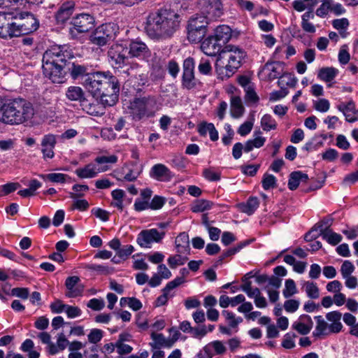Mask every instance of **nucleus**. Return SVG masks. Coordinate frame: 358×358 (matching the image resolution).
I'll return each instance as SVG.
<instances>
[{
	"label": "nucleus",
	"mask_w": 358,
	"mask_h": 358,
	"mask_svg": "<svg viewBox=\"0 0 358 358\" xmlns=\"http://www.w3.org/2000/svg\"><path fill=\"white\" fill-rule=\"evenodd\" d=\"M180 25V15L171 8H161L149 13L145 29L150 38L166 40L174 35Z\"/></svg>",
	"instance_id": "f257e3e1"
},
{
	"label": "nucleus",
	"mask_w": 358,
	"mask_h": 358,
	"mask_svg": "<svg viewBox=\"0 0 358 358\" xmlns=\"http://www.w3.org/2000/svg\"><path fill=\"white\" fill-rule=\"evenodd\" d=\"M73 59V53L67 46L53 45L43 55V74L53 83H64L67 64Z\"/></svg>",
	"instance_id": "f03ea898"
},
{
	"label": "nucleus",
	"mask_w": 358,
	"mask_h": 358,
	"mask_svg": "<svg viewBox=\"0 0 358 358\" xmlns=\"http://www.w3.org/2000/svg\"><path fill=\"white\" fill-rule=\"evenodd\" d=\"M34 115L33 105L26 99L0 97V122L14 125L24 123Z\"/></svg>",
	"instance_id": "7ed1b4c3"
},
{
	"label": "nucleus",
	"mask_w": 358,
	"mask_h": 358,
	"mask_svg": "<svg viewBox=\"0 0 358 358\" xmlns=\"http://www.w3.org/2000/svg\"><path fill=\"white\" fill-rule=\"evenodd\" d=\"M246 53L241 48L233 45H225L219 54L215 62V70L219 73H224L230 77L241 66L242 60L245 57Z\"/></svg>",
	"instance_id": "20e7f679"
},
{
	"label": "nucleus",
	"mask_w": 358,
	"mask_h": 358,
	"mask_svg": "<svg viewBox=\"0 0 358 358\" xmlns=\"http://www.w3.org/2000/svg\"><path fill=\"white\" fill-rule=\"evenodd\" d=\"M114 77L109 73L96 71L87 75L83 80L82 85L93 97L98 99V96L103 92V88H106Z\"/></svg>",
	"instance_id": "39448f33"
},
{
	"label": "nucleus",
	"mask_w": 358,
	"mask_h": 358,
	"mask_svg": "<svg viewBox=\"0 0 358 358\" xmlns=\"http://www.w3.org/2000/svg\"><path fill=\"white\" fill-rule=\"evenodd\" d=\"M14 19L16 37L34 33L39 27L38 19L30 12L14 14Z\"/></svg>",
	"instance_id": "423d86ee"
},
{
	"label": "nucleus",
	"mask_w": 358,
	"mask_h": 358,
	"mask_svg": "<svg viewBox=\"0 0 358 358\" xmlns=\"http://www.w3.org/2000/svg\"><path fill=\"white\" fill-rule=\"evenodd\" d=\"M207 16L198 14L192 17L187 25V38L193 43L200 42L207 32L208 20Z\"/></svg>",
	"instance_id": "0eeeda50"
},
{
	"label": "nucleus",
	"mask_w": 358,
	"mask_h": 358,
	"mask_svg": "<svg viewBox=\"0 0 358 358\" xmlns=\"http://www.w3.org/2000/svg\"><path fill=\"white\" fill-rule=\"evenodd\" d=\"M116 33V27L112 23H106L98 27L90 36V41L99 46L106 45L113 40Z\"/></svg>",
	"instance_id": "6e6552de"
},
{
	"label": "nucleus",
	"mask_w": 358,
	"mask_h": 358,
	"mask_svg": "<svg viewBox=\"0 0 358 358\" xmlns=\"http://www.w3.org/2000/svg\"><path fill=\"white\" fill-rule=\"evenodd\" d=\"M126 51L130 58H136L139 60L148 61L152 56V52L148 46L138 39L129 40L125 43Z\"/></svg>",
	"instance_id": "1a4fd4ad"
},
{
	"label": "nucleus",
	"mask_w": 358,
	"mask_h": 358,
	"mask_svg": "<svg viewBox=\"0 0 358 358\" xmlns=\"http://www.w3.org/2000/svg\"><path fill=\"white\" fill-rule=\"evenodd\" d=\"M120 92V83L118 79L115 76L108 83L106 88H103V92L98 99L100 103L106 106H113L118 101Z\"/></svg>",
	"instance_id": "9d476101"
},
{
	"label": "nucleus",
	"mask_w": 358,
	"mask_h": 358,
	"mask_svg": "<svg viewBox=\"0 0 358 358\" xmlns=\"http://www.w3.org/2000/svg\"><path fill=\"white\" fill-rule=\"evenodd\" d=\"M94 17L90 14H78L72 19L71 34L75 36L76 31L78 34L87 32L94 27Z\"/></svg>",
	"instance_id": "9b49d317"
},
{
	"label": "nucleus",
	"mask_w": 358,
	"mask_h": 358,
	"mask_svg": "<svg viewBox=\"0 0 358 358\" xmlns=\"http://www.w3.org/2000/svg\"><path fill=\"white\" fill-rule=\"evenodd\" d=\"M152 99L148 97L135 98L130 103V113L134 121H140L148 117V106Z\"/></svg>",
	"instance_id": "f8f14e48"
},
{
	"label": "nucleus",
	"mask_w": 358,
	"mask_h": 358,
	"mask_svg": "<svg viewBox=\"0 0 358 358\" xmlns=\"http://www.w3.org/2000/svg\"><path fill=\"white\" fill-rule=\"evenodd\" d=\"M182 85L184 88L192 90L199 83L194 76V60L192 57H187L183 62Z\"/></svg>",
	"instance_id": "ddd939ff"
},
{
	"label": "nucleus",
	"mask_w": 358,
	"mask_h": 358,
	"mask_svg": "<svg viewBox=\"0 0 358 358\" xmlns=\"http://www.w3.org/2000/svg\"><path fill=\"white\" fill-rule=\"evenodd\" d=\"M14 13L0 12V38L16 37Z\"/></svg>",
	"instance_id": "4468645a"
},
{
	"label": "nucleus",
	"mask_w": 358,
	"mask_h": 358,
	"mask_svg": "<svg viewBox=\"0 0 358 358\" xmlns=\"http://www.w3.org/2000/svg\"><path fill=\"white\" fill-rule=\"evenodd\" d=\"M199 5L202 13L210 20H215L223 14L221 0H199Z\"/></svg>",
	"instance_id": "2eb2a0df"
},
{
	"label": "nucleus",
	"mask_w": 358,
	"mask_h": 358,
	"mask_svg": "<svg viewBox=\"0 0 358 358\" xmlns=\"http://www.w3.org/2000/svg\"><path fill=\"white\" fill-rule=\"evenodd\" d=\"M266 141V138L262 136H256L254 139L248 140L245 145L241 143H236L234 145L232 149V155L234 159H238L242 155V151L244 150L245 152H249L253 150V148H259L262 147Z\"/></svg>",
	"instance_id": "dca6fc26"
},
{
	"label": "nucleus",
	"mask_w": 358,
	"mask_h": 358,
	"mask_svg": "<svg viewBox=\"0 0 358 358\" xmlns=\"http://www.w3.org/2000/svg\"><path fill=\"white\" fill-rule=\"evenodd\" d=\"M164 232L159 233L157 229L143 230L137 237V243L142 248H150L153 243L159 242L164 237Z\"/></svg>",
	"instance_id": "f3484780"
},
{
	"label": "nucleus",
	"mask_w": 358,
	"mask_h": 358,
	"mask_svg": "<svg viewBox=\"0 0 358 358\" xmlns=\"http://www.w3.org/2000/svg\"><path fill=\"white\" fill-rule=\"evenodd\" d=\"M125 45L122 44H113L108 51V56L112 62H113L119 67L126 64L128 61L129 55L127 56Z\"/></svg>",
	"instance_id": "a211bd4d"
},
{
	"label": "nucleus",
	"mask_w": 358,
	"mask_h": 358,
	"mask_svg": "<svg viewBox=\"0 0 358 358\" xmlns=\"http://www.w3.org/2000/svg\"><path fill=\"white\" fill-rule=\"evenodd\" d=\"M223 45L213 35H211L202 41L201 48L206 55L215 56L221 53Z\"/></svg>",
	"instance_id": "6ab92c4d"
},
{
	"label": "nucleus",
	"mask_w": 358,
	"mask_h": 358,
	"mask_svg": "<svg viewBox=\"0 0 358 358\" xmlns=\"http://www.w3.org/2000/svg\"><path fill=\"white\" fill-rule=\"evenodd\" d=\"M88 68L85 65L79 64L71 60L70 63L67 64V67L65 71V81L66 80V76L70 74L71 77L73 80H76L79 78H82L83 80L86 78L87 75H90L92 73H89Z\"/></svg>",
	"instance_id": "aec40b11"
},
{
	"label": "nucleus",
	"mask_w": 358,
	"mask_h": 358,
	"mask_svg": "<svg viewBox=\"0 0 358 358\" xmlns=\"http://www.w3.org/2000/svg\"><path fill=\"white\" fill-rule=\"evenodd\" d=\"M313 327V322L310 315H301L292 324V329L301 335H307Z\"/></svg>",
	"instance_id": "412c9836"
},
{
	"label": "nucleus",
	"mask_w": 358,
	"mask_h": 358,
	"mask_svg": "<svg viewBox=\"0 0 358 358\" xmlns=\"http://www.w3.org/2000/svg\"><path fill=\"white\" fill-rule=\"evenodd\" d=\"M110 248L116 251L118 258L125 260L134 252V248L131 245L122 246L120 239L115 238L108 243Z\"/></svg>",
	"instance_id": "4be33fe9"
},
{
	"label": "nucleus",
	"mask_w": 358,
	"mask_h": 358,
	"mask_svg": "<svg viewBox=\"0 0 358 358\" xmlns=\"http://www.w3.org/2000/svg\"><path fill=\"white\" fill-rule=\"evenodd\" d=\"M80 281V278L78 276L68 277L65 281V286L69 292L66 294V296L69 298H74L78 296L82 295L83 292V286L77 285Z\"/></svg>",
	"instance_id": "5701e85b"
},
{
	"label": "nucleus",
	"mask_w": 358,
	"mask_h": 358,
	"mask_svg": "<svg viewBox=\"0 0 358 358\" xmlns=\"http://www.w3.org/2000/svg\"><path fill=\"white\" fill-rule=\"evenodd\" d=\"M150 175L159 181H169L173 177L171 171L162 164L154 165L150 170Z\"/></svg>",
	"instance_id": "b1692460"
},
{
	"label": "nucleus",
	"mask_w": 358,
	"mask_h": 358,
	"mask_svg": "<svg viewBox=\"0 0 358 358\" xmlns=\"http://www.w3.org/2000/svg\"><path fill=\"white\" fill-rule=\"evenodd\" d=\"M338 109L343 112L346 121L354 122L358 120V110H356L354 102L349 101L347 103H341L338 105Z\"/></svg>",
	"instance_id": "393cba45"
},
{
	"label": "nucleus",
	"mask_w": 358,
	"mask_h": 358,
	"mask_svg": "<svg viewBox=\"0 0 358 358\" xmlns=\"http://www.w3.org/2000/svg\"><path fill=\"white\" fill-rule=\"evenodd\" d=\"M66 96L69 100L79 101L81 106L86 107L85 103H87V99L85 98V92L81 87L78 86L68 87L66 92Z\"/></svg>",
	"instance_id": "a878e982"
},
{
	"label": "nucleus",
	"mask_w": 358,
	"mask_h": 358,
	"mask_svg": "<svg viewBox=\"0 0 358 358\" xmlns=\"http://www.w3.org/2000/svg\"><path fill=\"white\" fill-rule=\"evenodd\" d=\"M316 321L315 329L313 332V336L315 338L320 337L321 336H327L334 334L329 326L322 315L315 317Z\"/></svg>",
	"instance_id": "bb28decb"
},
{
	"label": "nucleus",
	"mask_w": 358,
	"mask_h": 358,
	"mask_svg": "<svg viewBox=\"0 0 358 358\" xmlns=\"http://www.w3.org/2000/svg\"><path fill=\"white\" fill-rule=\"evenodd\" d=\"M318 228L320 230V235L328 243L336 245L342 241L341 234L333 231L329 227H323V224H319Z\"/></svg>",
	"instance_id": "cd10ccee"
},
{
	"label": "nucleus",
	"mask_w": 358,
	"mask_h": 358,
	"mask_svg": "<svg viewBox=\"0 0 358 358\" xmlns=\"http://www.w3.org/2000/svg\"><path fill=\"white\" fill-rule=\"evenodd\" d=\"M73 10V3L66 2L63 3L55 14V19L57 24H64L69 19Z\"/></svg>",
	"instance_id": "c85d7f7f"
},
{
	"label": "nucleus",
	"mask_w": 358,
	"mask_h": 358,
	"mask_svg": "<svg viewBox=\"0 0 358 358\" xmlns=\"http://www.w3.org/2000/svg\"><path fill=\"white\" fill-rule=\"evenodd\" d=\"M341 317L342 314L336 310L326 314V318L329 322L331 330L334 334L339 333L343 328V325L341 322Z\"/></svg>",
	"instance_id": "c756f323"
},
{
	"label": "nucleus",
	"mask_w": 358,
	"mask_h": 358,
	"mask_svg": "<svg viewBox=\"0 0 358 358\" xmlns=\"http://www.w3.org/2000/svg\"><path fill=\"white\" fill-rule=\"evenodd\" d=\"M226 351L224 344L219 341H213L203 348V352L206 358H211L214 355V352L217 355H222Z\"/></svg>",
	"instance_id": "7c9ffc66"
},
{
	"label": "nucleus",
	"mask_w": 358,
	"mask_h": 358,
	"mask_svg": "<svg viewBox=\"0 0 358 358\" xmlns=\"http://www.w3.org/2000/svg\"><path fill=\"white\" fill-rule=\"evenodd\" d=\"M106 170H108L107 166L101 169V170L99 169L96 171L94 165L90 164L83 168L77 169L75 173L80 178H91L95 177L98 172L105 171Z\"/></svg>",
	"instance_id": "2f4dec72"
},
{
	"label": "nucleus",
	"mask_w": 358,
	"mask_h": 358,
	"mask_svg": "<svg viewBox=\"0 0 358 358\" xmlns=\"http://www.w3.org/2000/svg\"><path fill=\"white\" fill-rule=\"evenodd\" d=\"M308 179L306 173L300 171H293L290 173L288 180V187L290 190H295L301 182H306Z\"/></svg>",
	"instance_id": "473e14b6"
},
{
	"label": "nucleus",
	"mask_w": 358,
	"mask_h": 358,
	"mask_svg": "<svg viewBox=\"0 0 358 358\" xmlns=\"http://www.w3.org/2000/svg\"><path fill=\"white\" fill-rule=\"evenodd\" d=\"M177 252L183 254L189 250V235L186 232L180 233L175 241Z\"/></svg>",
	"instance_id": "72a5a7b5"
},
{
	"label": "nucleus",
	"mask_w": 358,
	"mask_h": 358,
	"mask_svg": "<svg viewBox=\"0 0 358 358\" xmlns=\"http://www.w3.org/2000/svg\"><path fill=\"white\" fill-rule=\"evenodd\" d=\"M245 112V108L240 96H231V115L234 118L241 117Z\"/></svg>",
	"instance_id": "f704fd0d"
},
{
	"label": "nucleus",
	"mask_w": 358,
	"mask_h": 358,
	"mask_svg": "<svg viewBox=\"0 0 358 358\" xmlns=\"http://www.w3.org/2000/svg\"><path fill=\"white\" fill-rule=\"evenodd\" d=\"M220 43L224 45L231 36V29L229 26L220 25L215 30L213 35Z\"/></svg>",
	"instance_id": "c9c22d12"
},
{
	"label": "nucleus",
	"mask_w": 358,
	"mask_h": 358,
	"mask_svg": "<svg viewBox=\"0 0 358 358\" xmlns=\"http://www.w3.org/2000/svg\"><path fill=\"white\" fill-rule=\"evenodd\" d=\"M125 73L131 78H138L139 77L142 85H144L146 81V78L142 73V66L138 63L131 62Z\"/></svg>",
	"instance_id": "e433bc0d"
},
{
	"label": "nucleus",
	"mask_w": 358,
	"mask_h": 358,
	"mask_svg": "<svg viewBox=\"0 0 358 358\" xmlns=\"http://www.w3.org/2000/svg\"><path fill=\"white\" fill-rule=\"evenodd\" d=\"M259 202L257 197H250L246 203H241L238 208L241 212L249 215H252L259 206Z\"/></svg>",
	"instance_id": "4c0bfd02"
},
{
	"label": "nucleus",
	"mask_w": 358,
	"mask_h": 358,
	"mask_svg": "<svg viewBox=\"0 0 358 358\" xmlns=\"http://www.w3.org/2000/svg\"><path fill=\"white\" fill-rule=\"evenodd\" d=\"M338 71L334 67H324L319 70L317 78L324 82L330 83L338 75Z\"/></svg>",
	"instance_id": "58836bf2"
},
{
	"label": "nucleus",
	"mask_w": 358,
	"mask_h": 358,
	"mask_svg": "<svg viewBox=\"0 0 358 358\" xmlns=\"http://www.w3.org/2000/svg\"><path fill=\"white\" fill-rule=\"evenodd\" d=\"M140 171H134V169L124 166L122 168L121 172L117 173L118 176L117 179L120 181H135L140 175Z\"/></svg>",
	"instance_id": "ea45409f"
},
{
	"label": "nucleus",
	"mask_w": 358,
	"mask_h": 358,
	"mask_svg": "<svg viewBox=\"0 0 358 358\" xmlns=\"http://www.w3.org/2000/svg\"><path fill=\"white\" fill-rule=\"evenodd\" d=\"M165 76L164 62L160 59H155L151 64V76L154 80L162 79Z\"/></svg>",
	"instance_id": "a19ab883"
},
{
	"label": "nucleus",
	"mask_w": 358,
	"mask_h": 358,
	"mask_svg": "<svg viewBox=\"0 0 358 358\" xmlns=\"http://www.w3.org/2000/svg\"><path fill=\"white\" fill-rule=\"evenodd\" d=\"M303 287L308 298L311 299H317L320 297V289L317 283L313 281H304Z\"/></svg>",
	"instance_id": "79ce46f5"
},
{
	"label": "nucleus",
	"mask_w": 358,
	"mask_h": 358,
	"mask_svg": "<svg viewBox=\"0 0 358 358\" xmlns=\"http://www.w3.org/2000/svg\"><path fill=\"white\" fill-rule=\"evenodd\" d=\"M213 206V202L206 200V199H199L195 201L192 206L191 210L194 213H201L205 210H210Z\"/></svg>",
	"instance_id": "37998d69"
},
{
	"label": "nucleus",
	"mask_w": 358,
	"mask_h": 358,
	"mask_svg": "<svg viewBox=\"0 0 358 358\" xmlns=\"http://www.w3.org/2000/svg\"><path fill=\"white\" fill-rule=\"evenodd\" d=\"M349 21L347 18L336 19L332 21V26L334 29L339 31L343 38L346 36V31L349 27Z\"/></svg>",
	"instance_id": "c03bdc74"
},
{
	"label": "nucleus",
	"mask_w": 358,
	"mask_h": 358,
	"mask_svg": "<svg viewBox=\"0 0 358 358\" xmlns=\"http://www.w3.org/2000/svg\"><path fill=\"white\" fill-rule=\"evenodd\" d=\"M297 293L296 283L292 279H287L285 282V288L282 294L285 298H289Z\"/></svg>",
	"instance_id": "a18cd8bd"
},
{
	"label": "nucleus",
	"mask_w": 358,
	"mask_h": 358,
	"mask_svg": "<svg viewBox=\"0 0 358 358\" xmlns=\"http://www.w3.org/2000/svg\"><path fill=\"white\" fill-rule=\"evenodd\" d=\"M243 284L241 286V289L245 292L249 297L252 298L253 295H257L260 293V290L258 288L253 289L251 287V282L248 276L243 278Z\"/></svg>",
	"instance_id": "49530a36"
},
{
	"label": "nucleus",
	"mask_w": 358,
	"mask_h": 358,
	"mask_svg": "<svg viewBox=\"0 0 358 358\" xmlns=\"http://www.w3.org/2000/svg\"><path fill=\"white\" fill-rule=\"evenodd\" d=\"M43 180H48L52 182H59L64 183L66 180V178H69V176L66 174L64 173H48L45 175L40 176Z\"/></svg>",
	"instance_id": "de8ad7c7"
},
{
	"label": "nucleus",
	"mask_w": 358,
	"mask_h": 358,
	"mask_svg": "<svg viewBox=\"0 0 358 358\" xmlns=\"http://www.w3.org/2000/svg\"><path fill=\"white\" fill-rule=\"evenodd\" d=\"M72 189L74 192H69V196L72 199H76L84 196L83 192L88 191L89 187L86 185L76 184L72 187Z\"/></svg>",
	"instance_id": "09e8293b"
},
{
	"label": "nucleus",
	"mask_w": 358,
	"mask_h": 358,
	"mask_svg": "<svg viewBox=\"0 0 358 358\" xmlns=\"http://www.w3.org/2000/svg\"><path fill=\"white\" fill-rule=\"evenodd\" d=\"M222 313L229 322V325L231 328H236L238 324L243 322V319L241 317H235V315L231 312L223 310Z\"/></svg>",
	"instance_id": "8fccbe9b"
},
{
	"label": "nucleus",
	"mask_w": 358,
	"mask_h": 358,
	"mask_svg": "<svg viewBox=\"0 0 358 358\" xmlns=\"http://www.w3.org/2000/svg\"><path fill=\"white\" fill-rule=\"evenodd\" d=\"M313 108L321 113H326L329 110L330 103L326 99H320L318 100H313Z\"/></svg>",
	"instance_id": "3c124183"
},
{
	"label": "nucleus",
	"mask_w": 358,
	"mask_h": 358,
	"mask_svg": "<svg viewBox=\"0 0 358 358\" xmlns=\"http://www.w3.org/2000/svg\"><path fill=\"white\" fill-rule=\"evenodd\" d=\"M123 301H128V306L133 310L137 311L142 308V303L135 297H122L120 299V305L123 306Z\"/></svg>",
	"instance_id": "603ef678"
},
{
	"label": "nucleus",
	"mask_w": 358,
	"mask_h": 358,
	"mask_svg": "<svg viewBox=\"0 0 358 358\" xmlns=\"http://www.w3.org/2000/svg\"><path fill=\"white\" fill-rule=\"evenodd\" d=\"M331 0H327L322 2V4L316 10L315 15L320 17H326L330 12V6Z\"/></svg>",
	"instance_id": "864d4df0"
},
{
	"label": "nucleus",
	"mask_w": 358,
	"mask_h": 358,
	"mask_svg": "<svg viewBox=\"0 0 358 358\" xmlns=\"http://www.w3.org/2000/svg\"><path fill=\"white\" fill-rule=\"evenodd\" d=\"M355 266L349 260H345L343 262L341 266V273L343 278H347L348 275H351V274L355 271Z\"/></svg>",
	"instance_id": "5fc2aeb1"
},
{
	"label": "nucleus",
	"mask_w": 358,
	"mask_h": 358,
	"mask_svg": "<svg viewBox=\"0 0 358 358\" xmlns=\"http://www.w3.org/2000/svg\"><path fill=\"white\" fill-rule=\"evenodd\" d=\"M283 66L280 63H271L270 62V80L271 78H276L282 75Z\"/></svg>",
	"instance_id": "6e6d98bb"
},
{
	"label": "nucleus",
	"mask_w": 358,
	"mask_h": 358,
	"mask_svg": "<svg viewBox=\"0 0 358 358\" xmlns=\"http://www.w3.org/2000/svg\"><path fill=\"white\" fill-rule=\"evenodd\" d=\"M103 338V331L99 329H93L88 334V341L92 343H97Z\"/></svg>",
	"instance_id": "4d7b16f0"
},
{
	"label": "nucleus",
	"mask_w": 358,
	"mask_h": 358,
	"mask_svg": "<svg viewBox=\"0 0 358 358\" xmlns=\"http://www.w3.org/2000/svg\"><path fill=\"white\" fill-rule=\"evenodd\" d=\"M75 201L71 205V210H73L75 209H77L80 211H85L86 210L90 205L87 200L85 199H74Z\"/></svg>",
	"instance_id": "13d9d810"
},
{
	"label": "nucleus",
	"mask_w": 358,
	"mask_h": 358,
	"mask_svg": "<svg viewBox=\"0 0 358 358\" xmlns=\"http://www.w3.org/2000/svg\"><path fill=\"white\" fill-rule=\"evenodd\" d=\"M294 334L287 333L284 336L282 346L285 349H292L295 347Z\"/></svg>",
	"instance_id": "bf43d9fd"
},
{
	"label": "nucleus",
	"mask_w": 358,
	"mask_h": 358,
	"mask_svg": "<svg viewBox=\"0 0 358 358\" xmlns=\"http://www.w3.org/2000/svg\"><path fill=\"white\" fill-rule=\"evenodd\" d=\"M187 260L182 257L180 255H176L174 256H171L168 259V263L169 266L171 268H176L178 265H182L185 264V262Z\"/></svg>",
	"instance_id": "052dcab7"
},
{
	"label": "nucleus",
	"mask_w": 358,
	"mask_h": 358,
	"mask_svg": "<svg viewBox=\"0 0 358 358\" xmlns=\"http://www.w3.org/2000/svg\"><path fill=\"white\" fill-rule=\"evenodd\" d=\"M86 268L91 271L100 272L101 273L108 274L113 272V269L106 266L97 264H88Z\"/></svg>",
	"instance_id": "680f3d73"
},
{
	"label": "nucleus",
	"mask_w": 358,
	"mask_h": 358,
	"mask_svg": "<svg viewBox=\"0 0 358 358\" xmlns=\"http://www.w3.org/2000/svg\"><path fill=\"white\" fill-rule=\"evenodd\" d=\"M299 304L300 303L298 300L288 299L285 301L284 308L288 313H294L299 309Z\"/></svg>",
	"instance_id": "e2e57ef3"
},
{
	"label": "nucleus",
	"mask_w": 358,
	"mask_h": 358,
	"mask_svg": "<svg viewBox=\"0 0 358 358\" xmlns=\"http://www.w3.org/2000/svg\"><path fill=\"white\" fill-rule=\"evenodd\" d=\"M318 224L317 225H315L310 231H309L308 233H306L304 236V240L306 242H310L313 240H315L319 236H321L320 235V230L318 228Z\"/></svg>",
	"instance_id": "0e129e2a"
},
{
	"label": "nucleus",
	"mask_w": 358,
	"mask_h": 358,
	"mask_svg": "<svg viewBox=\"0 0 358 358\" xmlns=\"http://www.w3.org/2000/svg\"><path fill=\"white\" fill-rule=\"evenodd\" d=\"M343 285L339 280H334L327 284L326 289L329 292L336 294L341 291Z\"/></svg>",
	"instance_id": "69168bd1"
},
{
	"label": "nucleus",
	"mask_w": 358,
	"mask_h": 358,
	"mask_svg": "<svg viewBox=\"0 0 358 358\" xmlns=\"http://www.w3.org/2000/svg\"><path fill=\"white\" fill-rule=\"evenodd\" d=\"M87 307L94 310H101L104 308L105 303L103 299H90L87 304Z\"/></svg>",
	"instance_id": "338daca9"
},
{
	"label": "nucleus",
	"mask_w": 358,
	"mask_h": 358,
	"mask_svg": "<svg viewBox=\"0 0 358 358\" xmlns=\"http://www.w3.org/2000/svg\"><path fill=\"white\" fill-rule=\"evenodd\" d=\"M165 203V198L160 196H155L150 203V208L152 210H158L162 208Z\"/></svg>",
	"instance_id": "774afa93"
}]
</instances>
